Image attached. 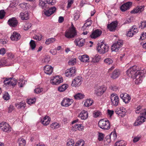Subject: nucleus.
I'll return each instance as SVG.
<instances>
[{"instance_id":"1","label":"nucleus","mask_w":146,"mask_h":146,"mask_svg":"<svg viewBox=\"0 0 146 146\" xmlns=\"http://www.w3.org/2000/svg\"><path fill=\"white\" fill-rule=\"evenodd\" d=\"M137 68L136 66L134 65L127 71V74L129 77L134 79L136 75L140 73H142L143 71L140 70H137Z\"/></svg>"},{"instance_id":"2","label":"nucleus","mask_w":146,"mask_h":146,"mask_svg":"<svg viewBox=\"0 0 146 146\" xmlns=\"http://www.w3.org/2000/svg\"><path fill=\"white\" fill-rule=\"evenodd\" d=\"M76 35V28L72 23L71 27L68 30L66 31L64 36L67 38H71L75 37Z\"/></svg>"},{"instance_id":"3","label":"nucleus","mask_w":146,"mask_h":146,"mask_svg":"<svg viewBox=\"0 0 146 146\" xmlns=\"http://www.w3.org/2000/svg\"><path fill=\"white\" fill-rule=\"evenodd\" d=\"M96 47L98 52L100 53L103 54L108 51L109 47L107 44H105L103 42L98 43Z\"/></svg>"},{"instance_id":"4","label":"nucleus","mask_w":146,"mask_h":146,"mask_svg":"<svg viewBox=\"0 0 146 146\" xmlns=\"http://www.w3.org/2000/svg\"><path fill=\"white\" fill-rule=\"evenodd\" d=\"M143 112L141 113V115L138 117L136 121L134 123L135 126H137L141 124L145 121L146 119V109H144L142 110Z\"/></svg>"},{"instance_id":"5","label":"nucleus","mask_w":146,"mask_h":146,"mask_svg":"<svg viewBox=\"0 0 146 146\" xmlns=\"http://www.w3.org/2000/svg\"><path fill=\"white\" fill-rule=\"evenodd\" d=\"M98 126L101 128L105 130H108L110 127V122L107 119L100 120L98 122Z\"/></svg>"},{"instance_id":"6","label":"nucleus","mask_w":146,"mask_h":146,"mask_svg":"<svg viewBox=\"0 0 146 146\" xmlns=\"http://www.w3.org/2000/svg\"><path fill=\"white\" fill-rule=\"evenodd\" d=\"M123 44L122 40H119L113 43L111 46V50L113 51L118 52L119 49L122 46Z\"/></svg>"},{"instance_id":"7","label":"nucleus","mask_w":146,"mask_h":146,"mask_svg":"<svg viewBox=\"0 0 146 146\" xmlns=\"http://www.w3.org/2000/svg\"><path fill=\"white\" fill-rule=\"evenodd\" d=\"M63 81V79L59 76H54L51 79L50 82L51 84L53 85H57L60 83L62 82Z\"/></svg>"},{"instance_id":"8","label":"nucleus","mask_w":146,"mask_h":146,"mask_svg":"<svg viewBox=\"0 0 146 146\" xmlns=\"http://www.w3.org/2000/svg\"><path fill=\"white\" fill-rule=\"evenodd\" d=\"M106 87L104 85L98 86L95 90V94L98 96H101L106 91Z\"/></svg>"},{"instance_id":"9","label":"nucleus","mask_w":146,"mask_h":146,"mask_svg":"<svg viewBox=\"0 0 146 146\" xmlns=\"http://www.w3.org/2000/svg\"><path fill=\"white\" fill-rule=\"evenodd\" d=\"M111 104L112 106H116L119 103V98L116 94H112L110 96Z\"/></svg>"},{"instance_id":"10","label":"nucleus","mask_w":146,"mask_h":146,"mask_svg":"<svg viewBox=\"0 0 146 146\" xmlns=\"http://www.w3.org/2000/svg\"><path fill=\"white\" fill-rule=\"evenodd\" d=\"M0 129L4 131L8 132L11 131V127L7 123L2 122L0 123Z\"/></svg>"},{"instance_id":"11","label":"nucleus","mask_w":146,"mask_h":146,"mask_svg":"<svg viewBox=\"0 0 146 146\" xmlns=\"http://www.w3.org/2000/svg\"><path fill=\"white\" fill-rule=\"evenodd\" d=\"M76 70L74 67H72L67 69L65 72V76L66 77H70L75 75Z\"/></svg>"},{"instance_id":"12","label":"nucleus","mask_w":146,"mask_h":146,"mask_svg":"<svg viewBox=\"0 0 146 146\" xmlns=\"http://www.w3.org/2000/svg\"><path fill=\"white\" fill-rule=\"evenodd\" d=\"M82 81V78L80 76H78L75 78L72 81V86H78L81 85Z\"/></svg>"},{"instance_id":"13","label":"nucleus","mask_w":146,"mask_h":146,"mask_svg":"<svg viewBox=\"0 0 146 146\" xmlns=\"http://www.w3.org/2000/svg\"><path fill=\"white\" fill-rule=\"evenodd\" d=\"M73 102V100L72 99L65 98L62 100L61 104L62 106L68 107L72 104Z\"/></svg>"},{"instance_id":"14","label":"nucleus","mask_w":146,"mask_h":146,"mask_svg":"<svg viewBox=\"0 0 146 146\" xmlns=\"http://www.w3.org/2000/svg\"><path fill=\"white\" fill-rule=\"evenodd\" d=\"M102 33V31L99 29L93 31L90 36L92 38L95 39L100 36Z\"/></svg>"},{"instance_id":"15","label":"nucleus","mask_w":146,"mask_h":146,"mask_svg":"<svg viewBox=\"0 0 146 146\" xmlns=\"http://www.w3.org/2000/svg\"><path fill=\"white\" fill-rule=\"evenodd\" d=\"M115 113L118 115L123 117L125 115V110L123 107H120L115 109Z\"/></svg>"},{"instance_id":"16","label":"nucleus","mask_w":146,"mask_h":146,"mask_svg":"<svg viewBox=\"0 0 146 146\" xmlns=\"http://www.w3.org/2000/svg\"><path fill=\"white\" fill-rule=\"evenodd\" d=\"M132 5V3L131 2H126L121 6L120 7V9L122 11H125L129 9Z\"/></svg>"},{"instance_id":"17","label":"nucleus","mask_w":146,"mask_h":146,"mask_svg":"<svg viewBox=\"0 0 146 146\" xmlns=\"http://www.w3.org/2000/svg\"><path fill=\"white\" fill-rule=\"evenodd\" d=\"M120 97L123 101L126 104L128 103L131 99L129 95L127 93H122L120 95Z\"/></svg>"},{"instance_id":"18","label":"nucleus","mask_w":146,"mask_h":146,"mask_svg":"<svg viewBox=\"0 0 146 146\" xmlns=\"http://www.w3.org/2000/svg\"><path fill=\"white\" fill-rule=\"evenodd\" d=\"M144 77L143 72H142V73H140L135 76L134 79H136L135 82L136 84H138L141 83L142 81L143 77Z\"/></svg>"},{"instance_id":"19","label":"nucleus","mask_w":146,"mask_h":146,"mask_svg":"<svg viewBox=\"0 0 146 146\" xmlns=\"http://www.w3.org/2000/svg\"><path fill=\"white\" fill-rule=\"evenodd\" d=\"M8 23L11 27H15L17 26L18 22L16 18L13 17L9 20Z\"/></svg>"},{"instance_id":"20","label":"nucleus","mask_w":146,"mask_h":146,"mask_svg":"<svg viewBox=\"0 0 146 146\" xmlns=\"http://www.w3.org/2000/svg\"><path fill=\"white\" fill-rule=\"evenodd\" d=\"M21 37L20 34L16 32H14L10 37L11 40L13 41H17L19 40Z\"/></svg>"},{"instance_id":"21","label":"nucleus","mask_w":146,"mask_h":146,"mask_svg":"<svg viewBox=\"0 0 146 146\" xmlns=\"http://www.w3.org/2000/svg\"><path fill=\"white\" fill-rule=\"evenodd\" d=\"M144 5L138 6L135 9L133 10L131 12V13H140L144 10Z\"/></svg>"},{"instance_id":"22","label":"nucleus","mask_w":146,"mask_h":146,"mask_svg":"<svg viewBox=\"0 0 146 146\" xmlns=\"http://www.w3.org/2000/svg\"><path fill=\"white\" fill-rule=\"evenodd\" d=\"M53 70L52 67L49 65H46L44 67V72L47 74H51L53 71Z\"/></svg>"},{"instance_id":"23","label":"nucleus","mask_w":146,"mask_h":146,"mask_svg":"<svg viewBox=\"0 0 146 146\" xmlns=\"http://www.w3.org/2000/svg\"><path fill=\"white\" fill-rule=\"evenodd\" d=\"M117 135L115 132H113L111 133L110 135L107 136V141L108 142H110L111 138L113 140H115L117 138Z\"/></svg>"},{"instance_id":"24","label":"nucleus","mask_w":146,"mask_h":146,"mask_svg":"<svg viewBox=\"0 0 146 146\" xmlns=\"http://www.w3.org/2000/svg\"><path fill=\"white\" fill-rule=\"evenodd\" d=\"M50 121V118L49 117L46 116L41 119V122L44 125L46 126L49 124Z\"/></svg>"},{"instance_id":"25","label":"nucleus","mask_w":146,"mask_h":146,"mask_svg":"<svg viewBox=\"0 0 146 146\" xmlns=\"http://www.w3.org/2000/svg\"><path fill=\"white\" fill-rule=\"evenodd\" d=\"M88 114L87 111L85 110H83L80 113L79 117L81 119L85 120L88 117Z\"/></svg>"},{"instance_id":"26","label":"nucleus","mask_w":146,"mask_h":146,"mask_svg":"<svg viewBox=\"0 0 146 146\" xmlns=\"http://www.w3.org/2000/svg\"><path fill=\"white\" fill-rule=\"evenodd\" d=\"M55 7L50 8L48 10L44 12V14L47 16H50L51 14L54 13L56 10Z\"/></svg>"},{"instance_id":"27","label":"nucleus","mask_w":146,"mask_h":146,"mask_svg":"<svg viewBox=\"0 0 146 146\" xmlns=\"http://www.w3.org/2000/svg\"><path fill=\"white\" fill-rule=\"evenodd\" d=\"M75 42L76 45H78L80 47H82L84 45L85 40L84 39H80L78 38L76 39Z\"/></svg>"},{"instance_id":"28","label":"nucleus","mask_w":146,"mask_h":146,"mask_svg":"<svg viewBox=\"0 0 146 146\" xmlns=\"http://www.w3.org/2000/svg\"><path fill=\"white\" fill-rule=\"evenodd\" d=\"M117 23L115 21L112 22L110 24L108 25L107 27L110 31H114L117 27Z\"/></svg>"},{"instance_id":"29","label":"nucleus","mask_w":146,"mask_h":146,"mask_svg":"<svg viewBox=\"0 0 146 146\" xmlns=\"http://www.w3.org/2000/svg\"><path fill=\"white\" fill-rule=\"evenodd\" d=\"M120 74V70L118 69H115L113 72L111 76V78L113 79L117 78Z\"/></svg>"},{"instance_id":"30","label":"nucleus","mask_w":146,"mask_h":146,"mask_svg":"<svg viewBox=\"0 0 146 146\" xmlns=\"http://www.w3.org/2000/svg\"><path fill=\"white\" fill-rule=\"evenodd\" d=\"M79 58L82 62H88L89 59V57L86 54L79 56Z\"/></svg>"},{"instance_id":"31","label":"nucleus","mask_w":146,"mask_h":146,"mask_svg":"<svg viewBox=\"0 0 146 146\" xmlns=\"http://www.w3.org/2000/svg\"><path fill=\"white\" fill-rule=\"evenodd\" d=\"M20 17L22 20H27L29 19L28 13L26 11L24 13H20Z\"/></svg>"},{"instance_id":"32","label":"nucleus","mask_w":146,"mask_h":146,"mask_svg":"<svg viewBox=\"0 0 146 146\" xmlns=\"http://www.w3.org/2000/svg\"><path fill=\"white\" fill-rule=\"evenodd\" d=\"M19 6L22 9L25 10L29 9L30 5L29 4L27 3H23L19 4Z\"/></svg>"},{"instance_id":"33","label":"nucleus","mask_w":146,"mask_h":146,"mask_svg":"<svg viewBox=\"0 0 146 146\" xmlns=\"http://www.w3.org/2000/svg\"><path fill=\"white\" fill-rule=\"evenodd\" d=\"M126 145L125 142L123 140L117 141L115 144L114 146H125Z\"/></svg>"},{"instance_id":"34","label":"nucleus","mask_w":146,"mask_h":146,"mask_svg":"<svg viewBox=\"0 0 146 146\" xmlns=\"http://www.w3.org/2000/svg\"><path fill=\"white\" fill-rule=\"evenodd\" d=\"M50 126L53 129H57L60 127V125L57 122H54L52 123Z\"/></svg>"},{"instance_id":"35","label":"nucleus","mask_w":146,"mask_h":146,"mask_svg":"<svg viewBox=\"0 0 146 146\" xmlns=\"http://www.w3.org/2000/svg\"><path fill=\"white\" fill-rule=\"evenodd\" d=\"M68 87V86L67 84H64L59 86L58 88V90L60 92H62L66 90Z\"/></svg>"},{"instance_id":"36","label":"nucleus","mask_w":146,"mask_h":146,"mask_svg":"<svg viewBox=\"0 0 146 146\" xmlns=\"http://www.w3.org/2000/svg\"><path fill=\"white\" fill-rule=\"evenodd\" d=\"M104 62L107 65H110L113 63V61L111 58H108L104 60Z\"/></svg>"},{"instance_id":"37","label":"nucleus","mask_w":146,"mask_h":146,"mask_svg":"<svg viewBox=\"0 0 146 146\" xmlns=\"http://www.w3.org/2000/svg\"><path fill=\"white\" fill-rule=\"evenodd\" d=\"M18 143L19 146H24L26 144V141L22 138H20L18 139Z\"/></svg>"},{"instance_id":"38","label":"nucleus","mask_w":146,"mask_h":146,"mask_svg":"<svg viewBox=\"0 0 146 146\" xmlns=\"http://www.w3.org/2000/svg\"><path fill=\"white\" fill-rule=\"evenodd\" d=\"M26 104L25 102H21L19 104H16L15 106L18 108L23 109L25 107Z\"/></svg>"},{"instance_id":"39","label":"nucleus","mask_w":146,"mask_h":146,"mask_svg":"<svg viewBox=\"0 0 146 146\" xmlns=\"http://www.w3.org/2000/svg\"><path fill=\"white\" fill-rule=\"evenodd\" d=\"M84 97V94L80 93L77 94L74 96L75 99L78 100L82 99Z\"/></svg>"},{"instance_id":"40","label":"nucleus","mask_w":146,"mask_h":146,"mask_svg":"<svg viewBox=\"0 0 146 146\" xmlns=\"http://www.w3.org/2000/svg\"><path fill=\"white\" fill-rule=\"evenodd\" d=\"M93 102V100L89 99L87 100L84 104V105L85 106L89 107L92 105Z\"/></svg>"},{"instance_id":"41","label":"nucleus","mask_w":146,"mask_h":146,"mask_svg":"<svg viewBox=\"0 0 146 146\" xmlns=\"http://www.w3.org/2000/svg\"><path fill=\"white\" fill-rule=\"evenodd\" d=\"M76 63V58H73L70 59L68 62V64L69 65L73 66Z\"/></svg>"},{"instance_id":"42","label":"nucleus","mask_w":146,"mask_h":146,"mask_svg":"<svg viewBox=\"0 0 146 146\" xmlns=\"http://www.w3.org/2000/svg\"><path fill=\"white\" fill-rule=\"evenodd\" d=\"M92 58L93 62H97L99 61L101 59V57L100 56L96 55L95 56L92 57Z\"/></svg>"},{"instance_id":"43","label":"nucleus","mask_w":146,"mask_h":146,"mask_svg":"<svg viewBox=\"0 0 146 146\" xmlns=\"http://www.w3.org/2000/svg\"><path fill=\"white\" fill-rule=\"evenodd\" d=\"M17 80L15 78H11L10 79L9 81L10 86H14L15 85L17 84Z\"/></svg>"},{"instance_id":"44","label":"nucleus","mask_w":146,"mask_h":146,"mask_svg":"<svg viewBox=\"0 0 146 146\" xmlns=\"http://www.w3.org/2000/svg\"><path fill=\"white\" fill-rule=\"evenodd\" d=\"M55 41V39L54 38H48L46 40L45 42V43L46 44H49L52 43Z\"/></svg>"},{"instance_id":"45","label":"nucleus","mask_w":146,"mask_h":146,"mask_svg":"<svg viewBox=\"0 0 146 146\" xmlns=\"http://www.w3.org/2000/svg\"><path fill=\"white\" fill-rule=\"evenodd\" d=\"M29 44L31 49L32 50H34L36 46L35 41L33 40H31Z\"/></svg>"},{"instance_id":"46","label":"nucleus","mask_w":146,"mask_h":146,"mask_svg":"<svg viewBox=\"0 0 146 146\" xmlns=\"http://www.w3.org/2000/svg\"><path fill=\"white\" fill-rule=\"evenodd\" d=\"M18 82L19 85L20 87H23L24 84H25L26 81L23 80V79L21 78L20 79Z\"/></svg>"},{"instance_id":"47","label":"nucleus","mask_w":146,"mask_h":146,"mask_svg":"<svg viewBox=\"0 0 146 146\" xmlns=\"http://www.w3.org/2000/svg\"><path fill=\"white\" fill-rule=\"evenodd\" d=\"M74 143V141L73 139H71L68 140L67 143V146H73Z\"/></svg>"},{"instance_id":"48","label":"nucleus","mask_w":146,"mask_h":146,"mask_svg":"<svg viewBox=\"0 0 146 146\" xmlns=\"http://www.w3.org/2000/svg\"><path fill=\"white\" fill-rule=\"evenodd\" d=\"M11 79V78H5L4 80L3 83H4V85L5 86H10V82L9 81L10 80V79Z\"/></svg>"},{"instance_id":"49","label":"nucleus","mask_w":146,"mask_h":146,"mask_svg":"<svg viewBox=\"0 0 146 146\" xmlns=\"http://www.w3.org/2000/svg\"><path fill=\"white\" fill-rule=\"evenodd\" d=\"M84 141L81 140L77 142L75 145V146H83L84 145Z\"/></svg>"},{"instance_id":"50","label":"nucleus","mask_w":146,"mask_h":146,"mask_svg":"<svg viewBox=\"0 0 146 146\" xmlns=\"http://www.w3.org/2000/svg\"><path fill=\"white\" fill-rule=\"evenodd\" d=\"M50 61V58L49 56H45L42 60L43 62L48 63Z\"/></svg>"},{"instance_id":"51","label":"nucleus","mask_w":146,"mask_h":146,"mask_svg":"<svg viewBox=\"0 0 146 146\" xmlns=\"http://www.w3.org/2000/svg\"><path fill=\"white\" fill-rule=\"evenodd\" d=\"M3 98L5 100H8L10 98L9 94L7 92H5L3 96Z\"/></svg>"},{"instance_id":"52","label":"nucleus","mask_w":146,"mask_h":146,"mask_svg":"<svg viewBox=\"0 0 146 146\" xmlns=\"http://www.w3.org/2000/svg\"><path fill=\"white\" fill-rule=\"evenodd\" d=\"M104 134L101 133H98V139L100 141H102L103 140L104 138Z\"/></svg>"},{"instance_id":"53","label":"nucleus","mask_w":146,"mask_h":146,"mask_svg":"<svg viewBox=\"0 0 146 146\" xmlns=\"http://www.w3.org/2000/svg\"><path fill=\"white\" fill-rule=\"evenodd\" d=\"M31 25L30 23H27L25 24L24 26V29L25 31L28 30L31 27Z\"/></svg>"},{"instance_id":"54","label":"nucleus","mask_w":146,"mask_h":146,"mask_svg":"<svg viewBox=\"0 0 146 146\" xmlns=\"http://www.w3.org/2000/svg\"><path fill=\"white\" fill-rule=\"evenodd\" d=\"M43 88H37L34 90V92L37 94L40 93L43 91Z\"/></svg>"},{"instance_id":"55","label":"nucleus","mask_w":146,"mask_h":146,"mask_svg":"<svg viewBox=\"0 0 146 146\" xmlns=\"http://www.w3.org/2000/svg\"><path fill=\"white\" fill-rule=\"evenodd\" d=\"M5 12L4 10H2L0 11V19H3L5 15Z\"/></svg>"},{"instance_id":"56","label":"nucleus","mask_w":146,"mask_h":146,"mask_svg":"<svg viewBox=\"0 0 146 146\" xmlns=\"http://www.w3.org/2000/svg\"><path fill=\"white\" fill-rule=\"evenodd\" d=\"M101 114V113L99 111H94L93 113V116L94 117L96 118L99 116Z\"/></svg>"},{"instance_id":"57","label":"nucleus","mask_w":146,"mask_h":146,"mask_svg":"<svg viewBox=\"0 0 146 146\" xmlns=\"http://www.w3.org/2000/svg\"><path fill=\"white\" fill-rule=\"evenodd\" d=\"M46 2L48 4L51 5H53L56 3L55 0H46Z\"/></svg>"},{"instance_id":"58","label":"nucleus","mask_w":146,"mask_h":146,"mask_svg":"<svg viewBox=\"0 0 146 146\" xmlns=\"http://www.w3.org/2000/svg\"><path fill=\"white\" fill-rule=\"evenodd\" d=\"M92 24V22L91 21H88L86 22L84 24V25L82 27V29H84L85 27H87L89 26H90Z\"/></svg>"},{"instance_id":"59","label":"nucleus","mask_w":146,"mask_h":146,"mask_svg":"<svg viewBox=\"0 0 146 146\" xmlns=\"http://www.w3.org/2000/svg\"><path fill=\"white\" fill-rule=\"evenodd\" d=\"M7 62L6 59L4 58H2L0 60V66L5 65Z\"/></svg>"},{"instance_id":"60","label":"nucleus","mask_w":146,"mask_h":146,"mask_svg":"<svg viewBox=\"0 0 146 146\" xmlns=\"http://www.w3.org/2000/svg\"><path fill=\"white\" fill-rule=\"evenodd\" d=\"M36 100V99H29L27 101V103L29 104H33L35 103V101Z\"/></svg>"},{"instance_id":"61","label":"nucleus","mask_w":146,"mask_h":146,"mask_svg":"<svg viewBox=\"0 0 146 146\" xmlns=\"http://www.w3.org/2000/svg\"><path fill=\"white\" fill-rule=\"evenodd\" d=\"M110 89L113 91H116L118 90V87L115 85L111 86L110 87Z\"/></svg>"},{"instance_id":"62","label":"nucleus","mask_w":146,"mask_h":146,"mask_svg":"<svg viewBox=\"0 0 146 146\" xmlns=\"http://www.w3.org/2000/svg\"><path fill=\"white\" fill-rule=\"evenodd\" d=\"M131 31L134 33V34L137 33L138 31L137 29L136 28L135 26H133L132 29H131Z\"/></svg>"},{"instance_id":"63","label":"nucleus","mask_w":146,"mask_h":146,"mask_svg":"<svg viewBox=\"0 0 146 146\" xmlns=\"http://www.w3.org/2000/svg\"><path fill=\"white\" fill-rule=\"evenodd\" d=\"M146 37V33H143L141 34V35L140 36L139 39L143 40Z\"/></svg>"},{"instance_id":"64","label":"nucleus","mask_w":146,"mask_h":146,"mask_svg":"<svg viewBox=\"0 0 146 146\" xmlns=\"http://www.w3.org/2000/svg\"><path fill=\"white\" fill-rule=\"evenodd\" d=\"M146 27V21L142 22L141 23V25L139 27H141V29L144 28Z\"/></svg>"}]
</instances>
